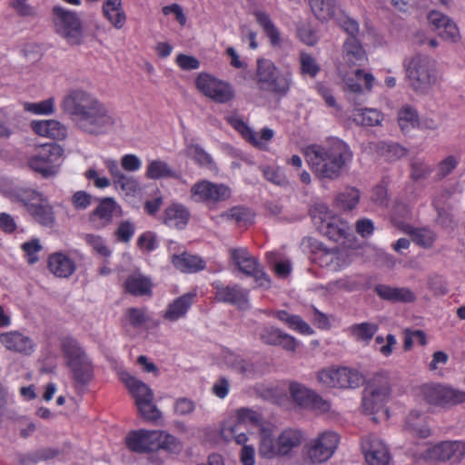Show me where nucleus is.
Returning <instances> with one entry per match:
<instances>
[{
	"instance_id": "f257e3e1",
	"label": "nucleus",
	"mask_w": 465,
	"mask_h": 465,
	"mask_svg": "<svg viewBox=\"0 0 465 465\" xmlns=\"http://www.w3.org/2000/svg\"><path fill=\"white\" fill-rule=\"evenodd\" d=\"M62 106L74 116L79 128L91 134H104L114 130L117 118L94 95L74 89L64 96Z\"/></svg>"
},
{
	"instance_id": "f03ea898",
	"label": "nucleus",
	"mask_w": 465,
	"mask_h": 465,
	"mask_svg": "<svg viewBox=\"0 0 465 465\" xmlns=\"http://www.w3.org/2000/svg\"><path fill=\"white\" fill-rule=\"evenodd\" d=\"M312 171L321 179L335 180L352 162L353 153L343 140L333 137L322 144H311L304 150Z\"/></svg>"
},
{
	"instance_id": "7ed1b4c3",
	"label": "nucleus",
	"mask_w": 465,
	"mask_h": 465,
	"mask_svg": "<svg viewBox=\"0 0 465 465\" xmlns=\"http://www.w3.org/2000/svg\"><path fill=\"white\" fill-rule=\"evenodd\" d=\"M404 68L411 86L417 93L428 94L437 83L435 62L428 55L414 54L405 60Z\"/></svg>"
},
{
	"instance_id": "20e7f679",
	"label": "nucleus",
	"mask_w": 465,
	"mask_h": 465,
	"mask_svg": "<svg viewBox=\"0 0 465 465\" xmlns=\"http://www.w3.org/2000/svg\"><path fill=\"white\" fill-rule=\"evenodd\" d=\"M61 351L64 361L69 368L74 380L79 384H86L93 377L91 361L78 341L72 337L61 340Z\"/></svg>"
},
{
	"instance_id": "39448f33",
	"label": "nucleus",
	"mask_w": 465,
	"mask_h": 465,
	"mask_svg": "<svg viewBox=\"0 0 465 465\" xmlns=\"http://www.w3.org/2000/svg\"><path fill=\"white\" fill-rule=\"evenodd\" d=\"M256 80L261 90L282 96L291 88L292 74L280 72L271 60L262 58L257 61Z\"/></svg>"
},
{
	"instance_id": "423d86ee",
	"label": "nucleus",
	"mask_w": 465,
	"mask_h": 465,
	"mask_svg": "<svg viewBox=\"0 0 465 465\" xmlns=\"http://www.w3.org/2000/svg\"><path fill=\"white\" fill-rule=\"evenodd\" d=\"M311 215L316 229L330 240L339 242L351 232L349 223L334 215L325 203H315L311 209Z\"/></svg>"
},
{
	"instance_id": "0eeeda50",
	"label": "nucleus",
	"mask_w": 465,
	"mask_h": 465,
	"mask_svg": "<svg viewBox=\"0 0 465 465\" xmlns=\"http://www.w3.org/2000/svg\"><path fill=\"white\" fill-rule=\"evenodd\" d=\"M264 426L262 423L261 415L252 410L242 408L231 420L225 421L221 429V435L226 441H235L242 444L249 441L244 430L257 428L259 430Z\"/></svg>"
},
{
	"instance_id": "6e6552de",
	"label": "nucleus",
	"mask_w": 465,
	"mask_h": 465,
	"mask_svg": "<svg viewBox=\"0 0 465 465\" xmlns=\"http://www.w3.org/2000/svg\"><path fill=\"white\" fill-rule=\"evenodd\" d=\"M391 393V383L387 375H375L366 386L363 398L362 409L365 413L374 415L381 413L384 418H388V411L385 404Z\"/></svg>"
},
{
	"instance_id": "1a4fd4ad",
	"label": "nucleus",
	"mask_w": 465,
	"mask_h": 465,
	"mask_svg": "<svg viewBox=\"0 0 465 465\" xmlns=\"http://www.w3.org/2000/svg\"><path fill=\"white\" fill-rule=\"evenodd\" d=\"M317 381L326 388L353 389L363 381L362 374L356 369L331 366L322 369L316 374Z\"/></svg>"
},
{
	"instance_id": "9d476101",
	"label": "nucleus",
	"mask_w": 465,
	"mask_h": 465,
	"mask_svg": "<svg viewBox=\"0 0 465 465\" xmlns=\"http://www.w3.org/2000/svg\"><path fill=\"white\" fill-rule=\"evenodd\" d=\"M340 442L339 435L325 430L309 440L303 446V455L311 463H322L331 458Z\"/></svg>"
},
{
	"instance_id": "9b49d317",
	"label": "nucleus",
	"mask_w": 465,
	"mask_h": 465,
	"mask_svg": "<svg viewBox=\"0 0 465 465\" xmlns=\"http://www.w3.org/2000/svg\"><path fill=\"white\" fill-rule=\"evenodd\" d=\"M63 155V149L55 143L41 145L36 153L28 160V165L44 176H49L56 173Z\"/></svg>"
},
{
	"instance_id": "f8f14e48",
	"label": "nucleus",
	"mask_w": 465,
	"mask_h": 465,
	"mask_svg": "<svg viewBox=\"0 0 465 465\" xmlns=\"http://www.w3.org/2000/svg\"><path fill=\"white\" fill-rule=\"evenodd\" d=\"M55 31L70 44H78L82 38V26L76 13L55 6L54 8Z\"/></svg>"
},
{
	"instance_id": "ddd939ff",
	"label": "nucleus",
	"mask_w": 465,
	"mask_h": 465,
	"mask_svg": "<svg viewBox=\"0 0 465 465\" xmlns=\"http://www.w3.org/2000/svg\"><path fill=\"white\" fill-rule=\"evenodd\" d=\"M420 394L428 404L433 406L444 407L465 402V391L441 384L423 385L420 389Z\"/></svg>"
},
{
	"instance_id": "4468645a",
	"label": "nucleus",
	"mask_w": 465,
	"mask_h": 465,
	"mask_svg": "<svg viewBox=\"0 0 465 465\" xmlns=\"http://www.w3.org/2000/svg\"><path fill=\"white\" fill-rule=\"evenodd\" d=\"M230 257L242 272L254 278L258 286L270 287L269 276L262 270L257 260L246 249H231Z\"/></svg>"
},
{
	"instance_id": "2eb2a0df",
	"label": "nucleus",
	"mask_w": 465,
	"mask_h": 465,
	"mask_svg": "<svg viewBox=\"0 0 465 465\" xmlns=\"http://www.w3.org/2000/svg\"><path fill=\"white\" fill-rule=\"evenodd\" d=\"M190 196L195 203H214L229 199L231 189L223 183L202 180L193 184Z\"/></svg>"
},
{
	"instance_id": "dca6fc26",
	"label": "nucleus",
	"mask_w": 465,
	"mask_h": 465,
	"mask_svg": "<svg viewBox=\"0 0 465 465\" xmlns=\"http://www.w3.org/2000/svg\"><path fill=\"white\" fill-rule=\"evenodd\" d=\"M195 84L202 94L216 103L224 104L233 97L232 87L211 74L201 73L195 80Z\"/></svg>"
},
{
	"instance_id": "f3484780",
	"label": "nucleus",
	"mask_w": 465,
	"mask_h": 465,
	"mask_svg": "<svg viewBox=\"0 0 465 465\" xmlns=\"http://www.w3.org/2000/svg\"><path fill=\"white\" fill-rule=\"evenodd\" d=\"M411 211L409 207L403 203L397 204L394 207L391 216L392 222L411 236L412 241L423 247H430L435 241V233L427 228H414L408 223L400 221V218L407 219L410 217Z\"/></svg>"
},
{
	"instance_id": "a211bd4d",
	"label": "nucleus",
	"mask_w": 465,
	"mask_h": 465,
	"mask_svg": "<svg viewBox=\"0 0 465 465\" xmlns=\"http://www.w3.org/2000/svg\"><path fill=\"white\" fill-rule=\"evenodd\" d=\"M227 121L248 143L261 150H266L274 136L273 130L268 127L262 128L260 134L255 133L238 115H231Z\"/></svg>"
},
{
	"instance_id": "6ab92c4d",
	"label": "nucleus",
	"mask_w": 465,
	"mask_h": 465,
	"mask_svg": "<svg viewBox=\"0 0 465 465\" xmlns=\"http://www.w3.org/2000/svg\"><path fill=\"white\" fill-rule=\"evenodd\" d=\"M361 450L369 465H388L391 455L386 444L375 435H368L361 441Z\"/></svg>"
},
{
	"instance_id": "aec40b11",
	"label": "nucleus",
	"mask_w": 465,
	"mask_h": 465,
	"mask_svg": "<svg viewBox=\"0 0 465 465\" xmlns=\"http://www.w3.org/2000/svg\"><path fill=\"white\" fill-rule=\"evenodd\" d=\"M158 430H137L129 432L125 438L128 449L133 451L143 453L159 450L156 443Z\"/></svg>"
},
{
	"instance_id": "412c9836",
	"label": "nucleus",
	"mask_w": 465,
	"mask_h": 465,
	"mask_svg": "<svg viewBox=\"0 0 465 465\" xmlns=\"http://www.w3.org/2000/svg\"><path fill=\"white\" fill-rule=\"evenodd\" d=\"M215 299L221 302L232 303L241 310L249 308L248 292L238 285L224 286L220 282L213 283Z\"/></svg>"
},
{
	"instance_id": "4be33fe9",
	"label": "nucleus",
	"mask_w": 465,
	"mask_h": 465,
	"mask_svg": "<svg viewBox=\"0 0 465 465\" xmlns=\"http://www.w3.org/2000/svg\"><path fill=\"white\" fill-rule=\"evenodd\" d=\"M0 343L8 351L30 355L35 351V343L26 334L18 331H9L0 333Z\"/></svg>"
},
{
	"instance_id": "5701e85b",
	"label": "nucleus",
	"mask_w": 465,
	"mask_h": 465,
	"mask_svg": "<svg viewBox=\"0 0 465 465\" xmlns=\"http://www.w3.org/2000/svg\"><path fill=\"white\" fill-rule=\"evenodd\" d=\"M465 455V444L462 441H443L430 447L428 450V456L430 459L458 462Z\"/></svg>"
},
{
	"instance_id": "b1692460",
	"label": "nucleus",
	"mask_w": 465,
	"mask_h": 465,
	"mask_svg": "<svg viewBox=\"0 0 465 465\" xmlns=\"http://www.w3.org/2000/svg\"><path fill=\"white\" fill-rule=\"evenodd\" d=\"M196 296V292L191 291L170 302L163 313V319L174 322L184 318L195 302Z\"/></svg>"
},
{
	"instance_id": "393cba45",
	"label": "nucleus",
	"mask_w": 465,
	"mask_h": 465,
	"mask_svg": "<svg viewBox=\"0 0 465 465\" xmlns=\"http://www.w3.org/2000/svg\"><path fill=\"white\" fill-rule=\"evenodd\" d=\"M368 63L365 50L357 38H348L342 47V64L340 67L360 68Z\"/></svg>"
},
{
	"instance_id": "a878e982",
	"label": "nucleus",
	"mask_w": 465,
	"mask_h": 465,
	"mask_svg": "<svg viewBox=\"0 0 465 465\" xmlns=\"http://www.w3.org/2000/svg\"><path fill=\"white\" fill-rule=\"evenodd\" d=\"M339 74L349 91L355 94L363 92L361 82L364 83L366 91H371L375 77L371 73H365L360 68H353L351 72H343L341 67L339 68Z\"/></svg>"
},
{
	"instance_id": "bb28decb",
	"label": "nucleus",
	"mask_w": 465,
	"mask_h": 465,
	"mask_svg": "<svg viewBox=\"0 0 465 465\" xmlns=\"http://www.w3.org/2000/svg\"><path fill=\"white\" fill-rule=\"evenodd\" d=\"M47 266L51 273L58 278H69L76 270L74 261L62 252L50 254Z\"/></svg>"
},
{
	"instance_id": "cd10ccee",
	"label": "nucleus",
	"mask_w": 465,
	"mask_h": 465,
	"mask_svg": "<svg viewBox=\"0 0 465 465\" xmlns=\"http://www.w3.org/2000/svg\"><path fill=\"white\" fill-rule=\"evenodd\" d=\"M33 202L25 203L28 213L42 225L51 227L54 223L52 207L40 194L34 193Z\"/></svg>"
},
{
	"instance_id": "c85d7f7f",
	"label": "nucleus",
	"mask_w": 465,
	"mask_h": 465,
	"mask_svg": "<svg viewBox=\"0 0 465 465\" xmlns=\"http://www.w3.org/2000/svg\"><path fill=\"white\" fill-rule=\"evenodd\" d=\"M351 251L346 248H334L322 253L320 261L322 266L331 271H339L351 262Z\"/></svg>"
},
{
	"instance_id": "c756f323",
	"label": "nucleus",
	"mask_w": 465,
	"mask_h": 465,
	"mask_svg": "<svg viewBox=\"0 0 465 465\" xmlns=\"http://www.w3.org/2000/svg\"><path fill=\"white\" fill-rule=\"evenodd\" d=\"M120 378L127 387L129 392L134 398L135 404H138L141 401H144L146 400H153V391L142 381L132 376L126 371H122L120 373Z\"/></svg>"
},
{
	"instance_id": "7c9ffc66",
	"label": "nucleus",
	"mask_w": 465,
	"mask_h": 465,
	"mask_svg": "<svg viewBox=\"0 0 465 465\" xmlns=\"http://www.w3.org/2000/svg\"><path fill=\"white\" fill-rule=\"evenodd\" d=\"M221 360L227 367L245 377L251 378L256 373L255 366L252 361L242 358L229 350H223Z\"/></svg>"
},
{
	"instance_id": "2f4dec72",
	"label": "nucleus",
	"mask_w": 465,
	"mask_h": 465,
	"mask_svg": "<svg viewBox=\"0 0 465 465\" xmlns=\"http://www.w3.org/2000/svg\"><path fill=\"white\" fill-rule=\"evenodd\" d=\"M32 128L35 134L54 140H62L67 134L66 127L55 120L34 121Z\"/></svg>"
},
{
	"instance_id": "473e14b6",
	"label": "nucleus",
	"mask_w": 465,
	"mask_h": 465,
	"mask_svg": "<svg viewBox=\"0 0 465 465\" xmlns=\"http://www.w3.org/2000/svg\"><path fill=\"white\" fill-rule=\"evenodd\" d=\"M118 209V205L113 199L105 198L92 213L91 221L97 227H104L113 221Z\"/></svg>"
},
{
	"instance_id": "72a5a7b5",
	"label": "nucleus",
	"mask_w": 465,
	"mask_h": 465,
	"mask_svg": "<svg viewBox=\"0 0 465 465\" xmlns=\"http://www.w3.org/2000/svg\"><path fill=\"white\" fill-rule=\"evenodd\" d=\"M375 292L381 299L393 302H411L415 300V294L404 287L379 284L375 287Z\"/></svg>"
},
{
	"instance_id": "f704fd0d",
	"label": "nucleus",
	"mask_w": 465,
	"mask_h": 465,
	"mask_svg": "<svg viewBox=\"0 0 465 465\" xmlns=\"http://www.w3.org/2000/svg\"><path fill=\"white\" fill-rule=\"evenodd\" d=\"M190 213L188 209L181 203H172L163 213V223L173 228L183 229L188 223Z\"/></svg>"
},
{
	"instance_id": "c9c22d12",
	"label": "nucleus",
	"mask_w": 465,
	"mask_h": 465,
	"mask_svg": "<svg viewBox=\"0 0 465 465\" xmlns=\"http://www.w3.org/2000/svg\"><path fill=\"white\" fill-rule=\"evenodd\" d=\"M171 261L173 266L182 272L193 273L205 267V262L201 257L187 252H182L179 255L173 253Z\"/></svg>"
},
{
	"instance_id": "e433bc0d",
	"label": "nucleus",
	"mask_w": 465,
	"mask_h": 465,
	"mask_svg": "<svg viewBox=\"0 0 465 465\" xmlns=\"http://www.w3.org/2000/svg\"><path fill=\"white\" fill-rule=\"evenodd\" d=\"M304 440V435L298 429H286L277 439L278 451L281 455L288 454L293 448L298 447Z\"/></svg>"
},
{
	"instance_id": "4c0bfd02",
	"label": "nucleus",
	"mask_w": 465,
	"mask_h": 465,
	"mask_svg": "<svg viewBox=\"0 0 465 465\" xmlns=\"http://www.w3.org/2000/svg\"><path fill=\"white\" fill-rule=\"evenodd\" d=\"M378 331V325L373 322H364L355 323L346 329L349 337L358 342L369 343Z\"/></svg>"
},
{
	"instance_id": "58836bf2",
	"label": "nucleus",
	"mask_w": 465,
	"mask_h": 465,
	"mask_svg": "<svg viewBox=\"0 0 465 465\" xmlns=\"http://www.w3.org/2000/svg\"><path fill=\"white\" fill-rule=\"evenodd\" d=\"M145 175L151 180H160L168 178H176V172L169 165L168 163L161 159L149 160Z\"/></svg>"
},
{
	"instance_id": "ea45409f",
	"label": "nucleus",
	"mask_w": 465,
	"mask_h": 465,
	"mask_svg": "<svg viewBox=\"0 0 465 465\" xmlns=\"http://www.w3.org/2000/svg\"><path fill=\"white\" fill-rule=\"evenodd\" d=\"M351 117L357 124L365 126H377L383 121L382 113L374 108H356Z\"/></svg>"
},
{
	"instance_id": "a19ab883",
	"label": "nucleus",
	"mask_w": 465,
	"mask_h": 465,
	"mask_svg": "<svg viewBox=\"0 0 465 465\" xmlns=\"http://www.w3.org/2000/svg\"><path fill=\"white\" fill-rule=\"evenodd\" d=\"M103 12L115 28L124 26L126 17L122 7V0H104Z\"/></svg>"
},
{
	"instance_id": "79ce46f5",
	"label": "nucleus",
	"mask_w": 465,
	"mask_h": 465,
	"mask_svg": "<svg viewBox=\"0 0 465 465\" xmlns=\"http://www.w3.org/2000/svg\"><path fill=\"white\" fill-rule=\"evenodd\" d=\"M125 289L135 296L148 295L152 292V283L149 278L137 272L126 279Z\"/></svg>"
},
{
	"instance_id": "37998d69",
	"label": "nucleus",
	"mask_w": 465,
	"mask_h": 465,
	"mask_svg": "<svg viewBox=\"0 0 465 465\" xmlns=\"http://www.w3.org/2000/svg\"><path fill=\"white\" fill-rule=\"evenodd\" d=\"M310 5L315 16L322 22L335 19L340 11L337 10L335 0H312Z\"/></svg>"
},
{
	"instance_id": "c03bdc74",
	"label": "nucleus",
	"mask_w": 465,
	"mask_h": 465,
	"mask_svg": "<svg viewBox=\"0 0 465 465\" xmlns=\"http://www.w3.org/2000/svg\"><path fill=\"white\" fill-rule=\"evenodd\" d=\"M405 428L408 431L420 438H427L430 434V430L425 418L417 411L410 412L406 420Z\"/></svg>"
},
{
	"instance_id": "a18cd8bd",
	"label": "nucleus",
	"mask_w": 465,
	"mask_h": 465,
	"mask_svg": "<svg viewBox=\"0 0 465 465\" xmlns=\"http://www.w3.org/2000/svg\"><path fill=\"white\" fill-rule=\"evenodd\" d=\"M276 317L282 322H285L288 327L300 334L312 335L313 334L312 328L304 322L299 315L290 314L286 311H279Z\"/></svg>"
},
{
	"instance_id": "49530a36",
	"label": "nucleus",
	"mask_w": 465,
	"mask_h": 465,
	"mask_svg": "<svg viewBox=\"0 0 465 465\" xmlns=\"http://www.w3.org/2000/svg\"><path fill=\"white\" fill-rule=\"evenodd\" d=\"M398 123L404 133H409L418 128L420 119L417 110L411 105H403L398 112Z\"/></svg>"
},
{
	"instance_id": "de8ad7c7",
	"label": "nucleus",
	"mask_w": 465,
	"mask_h": 465,
	"mask_svg": "<svg viewBox=\"0 0 465 465\" xmlns=\"http://www.w3.org/2000/svg\"><path fill=\"white\" fill-rule=\"evenodd\" d=\"M185 153L187 156L192 158L198 165L206 167L210 170L214 168V163L212 156L198 143L193 142L187 143Z\"/></svg>"
},
{
	"instance_id": "09e8293b",
	"label": "nucleus",
	"mask_w": 465,
	"mask_h": 465,
	"mask_svg": "<svg viewBox=\"0 0 465 465\" xmlns=\"http://www.w3.org/2000/svg\"><path fill=\"white\" fill-rule=\"evenodd\" d=\"M259 453L264 458H272L279 454L278 445L274 443L272 430L270 428H261Z\"/></svg>"
},
{
	"instance_id": "8fccbe9b",
	"label": "nucleus",
	"mask_w": 465,
	"mask_h": 465,
	"mask_svg": "<svg viewBox=\"0 0 465 465\" xmlns=\"http://www.w3.org/2000/svg\"><path fill=\"white\" fill-rule=\"evenodd\" d=\"M360 191L354 187H348L340 193L335 199L336 206L342 211H351L359 203Z\"/></svg>"
},
{
	"instance_id": "3c124183",
	"label": "nucleus",
	"mask_w": 465,
	"mask_h": 465,
	"mask_svg": "<svg viewBox=\"0 0 465 465\" xmlns=\"http://www.w3.org/2000/svg\"><path fill=\"white\" fill-rule=\"evenodd\" d=\"M253 15L259 25L263 29L267 36L270 38L272 44L273 45H278L280 43V33L271 20L270 15L262 10L255 11Z\"/></svg>"
},
{
	"instance_id": "603ef678",
	"label": "nucleus",
	"mask_w": 465,
	"mask_h": 465,
	"mask_svg": "<svg viewBox=\"0 0 465 465\" xmlns=\"http://www.w3.org/2000/svg\"><path fill=\"white\" fill-rule=\"evenodd\" d=\"M289 390L293 401L303 408H306L310 399H312V395L314 392L313 391L298 382L291 383Z\"/></svg>"
},
{
	"instance_id": "864d4df0",
	"label": "nucleus",
	"mask_w": 465,
	"mask_h": 465,
	"mask_svg": "<svg viewBox=\"0 0 465 465\" xmlns=\"http://www.w3.org/2000/svg\"><path fill=\"white\" fill-rule=\"evenodd\" d=\"M127 322L134 328L144 327L151 317L143 308H130L125 312Z\"/></svg>"
},
{
	"instance_id": "5fc2aeb1",
	"label": "nucleus",
	"mask_w": 465,
	"mask_h": 465,
	"mask_svg": "<svg viewBox=\"0 0 465 465\" xmlns=\"http://www.w3.org/2000/svg\"><path fill=\"white\" fill-rule=\"evenodd\" d=\"M334 20L349 35V38H357L360 28L356 20L349 17L342 11L338 12Z\"/></svg>"
},
{
	"instance_id": "6e6d98bb",
	"label": "nucleus",
	"mask_w": 465,
	"mask_h": 465,
	"mask_svg": "<svg viewBox=\"0 0 465 465\" xmlns=\"http://www.w3.org/2000/svg\"><path fill=\"white\" fill-rule=\"evenodd\" d=\"M301 73L302 74L315 77L320 72V65L312 55L306 52L300 54Z\"/></svg>"
},
{
	"instance_id": "4d7b16f0",
	"label": "nucleus",
	"mask_w": 465,
	"mask_h": 465,
	"mask_svg": "<svg viewBox=\"0 0 465 465\" xmlns=\"http://www.w3.org/2000/svg\"><path fill=\"white\" fill-rule=\"evenodd\" d=\"M158 439L156 443L159 449L168 450L170 452H177L181 450L180 441L173 436L164 430H158Z\"/></svg>"
},
{
	"instance_id": "13d9d810",
	"label": "nucleus",
	"mask_w": 465,
	"mask_h": 465,
	"mask_svg": "<svg viewBox=\"0 0 465 465\" xmlns=\"http://www.w3.org/2000/svg\"><path fill=\"white\" fill-rule=\"evenodd\" d=\"M358 285V282L353 277L346 276L329 282L327 284V290L332 293L340 291L351 292L355 290Z\"/></svg>"
},
{
	"instance_id": "bf43d9fd",
	"label": "nucleus",
	"mask_w": 465,
	"mask_h": 465,
	"mask_svg": "<svg viewBox=\"0 0 465 465\" xmlns=\"http://www.w3.org/2000/svg\"><path fill=\"white\" fill-rule=\"evenodd\" d=\"M25 110L35 114H51L54 111V98H48L39 103H25Z\"/></svg>"
},
{
	"instance_id": "052dcab7",
	"label": "nucleus",
	"mask_w": 465,
	"mask_h": 465,
	"mask_svg": "<svg viewBox=\"0 0 465 465\" xmlns=\"http://www.w3.org/2000/svg\"><path fill=\"white\" fill-rule=\"evenodd\" d=\"M141 416L149 421H156L161 418V412L153 404V400H146L136 404Z\"/></svg>"
},
{
	"instance_id": "680f3d73",
	"label": "nucleus",
	"mask_w": 465,
	"mask_h": 465,
	"mask_svg": "<svg viewBox=\"0 0 465 465\" xmlns=\"http://www.w3.org/2000/svg\"><path fill=\"white\" fill-rule=\"evenodd\" d=\"M84 239L87 244L97 254L103 257H108L111 255V250L106 244V242L101 236L96 234H86Z\"/></svg>"
},
{
	"instance_id": "e2e57ef3",
	"label": "nucleus",
	"mask_w": 465,
	"mask_h": 465,
	"mask_svg": "<svg viewBox=\"0 0 465 465\" xmlns=\"http://www.w3.org/2000/svg\"><path fill=\"white\" fill-rule=\"evenodd\" d=\"M438 35L445 41L452 43L458 42L460 38V30L456 23L448 16V25L444 23L441 29L436 31Z\"/></svg>"
},
{
	"instance_id": "0e129e2a",
	"label": "nucleus",
	"mask_w": 465,
	"mask_h": 465,
	"mask_svg": "<svg viewBox=\"0 0 465 465\" xmlns=\"http://www.w3.org/2000/svg\"><path fill=\"white\" fill-rule=\"evenodd\" d=\"M113 183L117 189H121L127 194L134 193L138 187V182L136 179L125 174L124 173L118 175Z\"/></svg>"
},
{
	"instance_id": "69168bd1",
	"label": "nucleus",
	"mask_w": 465,
	"mask_h": 465,
	"mask_svg": "<svg viewBox=\"0 0 465 465\" xmlns=\"http://www.w3.org/2000/svg\"><path fill=\"white\" fill-rule=\"evenodd\" d=\"M137 245L143 252H153L159 246L157 236L153 232H145L137 239Z\"/></svg>"
},
{
	"instance_id": "338daca9",
	"label": "nucleus",
	"mask_w": 465,
	"mask_h": 465,
	"mask_svg": "<svg viewBox=\"0 0 465 465\" xmlns=\"http://www.w3.org/2000/svg\"><path fill=\"white\" fill-rule=\"evenodd\" d=\"M283 331L272 326H263L259 331L260 339L266 344L277 345Z\"/></svg>"
},
{
	"instance_id": "774afa93",
	"label": "nucleus",
	"mask_w": 465,
	"mask_h": 465,
	"mask_svg": "<svg viewBox=\"0 0 465 465\" xmlns=\"http://www.w3.org/2000/svg\"><path fill=\"white\" fill-rule=\"evenodd\" d=\"M22 249L25 252L27 261L30 264H34L38 261L37 253L41 251L42 245L38 239H33L22 244Z\"/></svg>"
}]
</instances>
